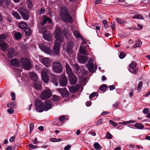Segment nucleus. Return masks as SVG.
<instances>
[{
  "label": "nucleus",
  "mask_w": 150,
  "mask_h": 150,
  "mask_svg": "<svg viewBox=\"0 0 150 150\" xmlns=\"http://www.w3.org/2000/svg\"><path fill=\"white\" fill-rule=\"evenodd\" d=\"M54 37L56 38L54 46L53 49V52L55 55L59 54L60 45L62 42L64 40V38L60 29L58 28H56L54 33Z\"/></svg>",
  "instance_id": "f257e3e1"
},
{
  "label": "nucleus",
  "mask_w": 150,
  "mask_h": 150,
  "mask_svg": "<svg viewBox=\"0 0 150 150\" xmlns=\"http://www.w3.org/2000/svg\"><path fill=\"white\" fill-rule=\"evenodd\" d=\"M59 16L65 22H72L73 21V18L69 14L68 10L65 7H63L61 8Z\"/></svg>",
  "instance_id": "f03ea898"
},
{
  "label": "nucleus",
  "mask_w": 150,
  "mask_h": 150,
  "mask_svg": "<svg viewBox=\"0 0 150 150\" xmlns=\"http://www.w3.org/2000/svg\"><path fill=\"white\" fill-rule=\"evenodd\" d=\"M47 21L50 23H52L51 19L49 17H47L45 15H44L42 21L39 23L38 24V27L39 32L40 33H42V35L44 33L48 31L44 25Z\"/></svg>",
  "instance_id": "7ed1b4c3"
},
{
  "label": "nucleus",
  "mask_w": 150,
  "mask_h": 150,
  "mask_svg": "<svg viewBox=\"0 0 150 150\" xmlns=\"http://www.w3.org/2000/svg\"><path fill=\"white\" fill-rule=\"evenodd\" d=\"M20 61L23 67L26 69H29L31 67L32 64L31 62L27 58H21Z\"/></svg>",
  "instance_id": "20e7f679"
},
{
  "label": "nucleus",
  "mask_w": 150,
  "mask_h": 150,
  "mask_svg": "<svg viewBox=\"0 0 150 150\" xmlns=\"http://www.w3.org/2000/svg\"><path fill=\"white\" fill-rule=\"evenodd\" d=\"M35 104L37 111L40 112L44 111L43 103L41 100L38 99L35 100Z\"/></svg>",
  "instance_id": "39448f33"
},
{
  "label": "nucleus",
  "mask_w": 150,
  "mask_h": 150,
  "mask_svg": "<svg viewBox=\"0 0 150 150\" xmlns=\"http://www.w3.org/2000/svg\"><path fill=\"white\" fill-rule=\"evenodd\" d=\"M18 11L21 14L23 18L25 20L28 19L30 15L28 11L25 9L21 8L18 9Z\"/></svg>",
  "instance_id": "423d86ee"
},
{
  "label": "nucleus",
  "mask_w": 150,
  "mask_h": 150,
  "mask_svg": "<svg viewBox=\"0 0 150 150\" xmlns=\"http://www.w3.org/2000/svg\"><path fill=\"white\" fill-rule=\"evenodd\" d=\"M50 73L49 70L47 68L43 69L42 71L41 76L43 81L45 83H47L49 81L48 74Z\"/></svg>",
  "instance_id": "0eeeda50"
},
{
  "label": "nucleus",
  "mask_w": 150,
  "mask_h": 150,
  "mask_svg": "<svg viewBox=\"0 0 150 150\" xmlns=\"http://www.w3.org/2000/svg\"><path fill=\"white\" fill-rule=\"evenodd\" d=\"M52 95L51 91L48 89L43 91L41 95V98L42 100H45L50 98Z\"/></svg>",
  "instance_id": "6e6552de"
},
{
  "label": "nucleus",
  "mask_w": 150,
  "mask_h": 150,
  "mask_svg": "<svg viewBox=\"0 0 150 150\" xmlns=\"http://www.w3.org/2000/svg\"><path fill=\"white\" fill-rule=\"evenodd\" d=\"M53 68L56 72H61L63 70V67L61 64L58 62H55L53 64Z\"/></svg>",
  "instance_id": "1a4fd4ad"
},
{
  "label": "nucleus",
  "mask_w": 150,
  "mask_h": 150,
  "mask_svg": "<svg viewBox=\"0 0 150 150\" xmlns=\"http://www.w3.org/2000/svg\"><path fill=\"white\" fill-rule=\"evenodd\" d=\"M137 66L136 63L135 62H132L129 65V70L131 73L136 74L137 72V69L136 68Z\"/></svg>",
  "instance_id": "9d476101"
},
{
  "label": "nucleus",
  "mask_w": 150,
  "mask_h": 150,
  "mask_svg": "<svg viewBox=\"0 0 150 150\" xmlns=\"http://www.w3.org/2000/svg\"><path fill=\"white\" fill-rule=\"evenodd\" d=\"M68 79L70 84L71 85H74L77 82V78L74 74L68 76Z\"/></svg>",
  "instance_id": "9b49d317"
},
{
  "label": "nucleus",
  "mask_w": 150,
  "mask_h": 150,
  "mask_svg": "<svg viewBox=\"0 0 150 150\" xmlns=\"http://www.w3.org/2000/svg\"><path fill=\"white\" fill-rule=\"evenodd\" d=\"M41 62L47 67H49L51 66V61L49 58L44 57L41 59Z\"/></svg>",
  "instance_id": "f8f14e48"
},
{
  "label": "nucleus",
  "mask_w": 150,
  "mask_h": 150,
  "mask_svg": "<svg viewBox=\"0 0 150 150\" xmlns=\"http://www.w3.org/2000/svg\"><path fill=\"white\" fill-rule=\"evenodd\" d=\"M39 47L45 53L49 54H52V51L50 49L49 47L45 46L44 45L40 44L39 45Z\"/></svg>",
  "instance_id": "ddd939ff"
},
{
  "label": "nucleus",
  "mask_w": 150,
  "mask_h": 150,
  "mask_svg": "<svg viewBox=\"0 0 150 150\" xmlns=\"http://www.w3.org/2000/svg\"><path fill=\"white\" fill-rule=\"evenodd\" d=\"M52 104L51 102L49 100L45 101L43 103L44 110L47 111L50 110L52 107Z\"/></svg>",
  "instance_id": "4468645a"
},
{
  "label": "nucleus",
  "mask_w": 150,
  "mask_h": 150,
  "mask_svg": "<svg viewBox=\"0 0 150 150\" xmlns=\"http://www.w3.org/2000/svg\"><path fill=\"white\" fill-rule=\"evenodd\" d=\"M81 86V84H77L76 86L73 87H70L69 88V91L71 93H74L76 92Z\"/></svg>",
  "instance_id": "2eb2a0df"
},
{
  "label": "nucleus",
  "mask_w": 150,
  "mask_h": 150,
  "mask_svg": "<svg viewBox=\"0 0 150 150\" xmlns=\"http://www.w3.org/2000/svg\"><path fill=\"white\" fill-rule=\"evenodd\" d=\"M58 91L61 93L63 97H67L69 96V92L65 88H59Z\"/></svg>",
  "instance_id": "dca6fc26"
},
{
  "label": "nucleus",
  "mask_w": 150,
  "mask_h": 150,
  "mask_svg": "<svg viewBox=\"0 0 150 150\" xmlns=\"http://www.w3.org/2000/svg\"><path fill=\"white\" fill-rule=\"evenodd\" d=\"M73 44V43L72 42H69L68 43L67 48V51L68 53L70 54H72V56L74 54V53L72 51Z\"/></svg>",
  "instance_id": "f3484780"
},
{
  "label": "nucleus",
  "mask_w": 150,
  "mask_h": 150,
  "mask_svg": "<svg viewBox=\"0 0 150 150\" xmlns=\"http://www.w3.org/2000/svg\"><path fill=\"white\" fill-rule=\"evenodd\" d=\"M11 62L12 65L15 66L19 67L21 65L19 60L17 58L12 59L11 60Z\"/></svg>",
  "instance_id": "a211bd4d"
},
{
  "label": "nucleus",
  "mask_w": 150,
  "mask_h": 150,
  "mask_svg": "<svg viewBox=\"0 0 150 150\" xmlns=\"http://www.w3.org/2000/svg\"><path fill=\"white\" fill-rule=\"evenodd\" d=\"M8 55L10 58H11L15 56L14 50L12 48H8Z\"/></svg>",
  "instance_id": "6ab92c4d"
},
{
  "label": "nucleus",
  "mask_w": 150,
  "mask_h": 150,
  "mask_svg": "<svg viewBox=\"0 0 150 150\" xmlns=\"http://www.w3.org/2000/svg\"><path fill=\"white\" fill-rule=\"evenodd\" d=\"M89 57L88 56H85L83 55H80L79 57V60L81 63H85L87 61Z\"/></svg>",
  "instance_id": "aec40b11"
},
{
  "label": "nucleus",
  "mask_w": 150,
  "mask_h": 150,
  "mask_svg": "<svg viewBox=\"0 0 150 150\" xmlns=\"http://www.w3.org/2000/svg\"><path fill=\"white\" fill-rule=\"evenodd\" d=\"M44 38L48 41H50L52 40V35L49 31L44 33L43 35Z\"/></svg>",
  "instance_id": "412c9836"
},
{
  "label": "nucleus",
  "mask_w": 150,
  "mask_h": 150,
  "mask_svg": "<svg viewBox=\"0 0 150 150\" xmlns=\"http://www.w3.org/2000/svg\"><path fill=\"white\" fill-rule=\"evenodd\" d=\"M87 65L89 71L91 72H93L94 65V64L93 63L92 60L90 59L87 64Z\"/></svg>",
  "instance_id": "4be33fe9"
},
{
  "label": "nucleus",
  "mask_w": 150,
  "mask_h": 150,
  "mask_svg": "<svg viewBox=\"0 0 150 150\" xmlns=\"http://www.w3.org/2000/svg\"><path fill=\"white\" fill-rule=\"evenodd\" d=\"M0 47L1 50L5 52L6 51L8 45L6 42H2L0 43Z\"/></svg>",
  "instance_id": "5701e85b"
},
{
  "label": "nucleus",
  "mask_w": 150,
  "mask_h": 150,
  "mask_svg": "<svg viewBox=\"0 0 150 150\" xmlns=\"http://www.w3.org/2000/svg\"><path fill=\"white\" fill-rule=\"evenodd\" d=\"M67 79L65 77H62L60 78V84L63 86H65L67 85Z\"/></svg>",
  "instance_id": "b1692460"
},
{
  "label": "nucleus",
  "mask_w": 150,
  "mask_h": 150,
  "mask_svg": "<svg viewBox=\"0 0 150 150\" xmlns=\"http://www.w3.org/2000/svg\"><path fill=\"white\" fill-rule=\"evenodd\" d=\"M65 67L66 69V73L68 75V76L71 75H73L74 74H73L72 70L69 66L68 64H66L65 65Z\"/></svg>",
  "instance_id": "393cba45"
},
{
  "label": "nucleus",
  "mask_w": 150,
  "mask_h": 150,
  "mask_svg": "<svg viewBox=\"0 0 150 150\" xmlns=\"http://www.w3.org/2000/svg\"><path fill=\"white\" fill-rule=\"evenodd\" d=\"M28 26L27 24L23 22H21L19 23L18 25L19 27L23 30Z\"/></svg>",
  "instance_id": "a878e982"
},
{
  "label": "nucleus",
  "mask_w": 150,
  "mask_h": 150,
  "mask_svg": "<svg viewBox=\"0 0 150 150\" xmlns=\"http://www.w3.org/2000/svg\"><path fill=\"white\" fill-rule=\"evenodd\" d=\"M30 76L31 78L35 81L38 80V76L35 73L33 72L30 73Z\"/></svg>",
  "instance_id": "bb28decb"
},
{
  "label": "nucleus",
  "mask_w": 150,
  "mask_h": 150,
  "mask_svg": "<svg viewBox=\"0 0 150 150\" xmlns=\"http://www.w3.org/2000/svg\"><path fill=\"white\" fill-rule=\"evenodd\" d=\"M34 85L36 89L39 90H40L41 88V83L39 82L38 80L35 81Z\"/></svg>",
  "instance_id": "cd10ccee"
},
{
  "label": "nucleus",
  "mask_w": 150,
  "mask_h": 150,
  "mask_svg": "<svg viewBox=\"0 0 150 150\" xmlns=\"http://www.w3.org/2000/svg\"><path fill=\"white\" fill-rule=\"evenodd\" d=\"M63 124V122L58 120H56L52 122L53 125H56L58 126H61Z\"/></svg>",
  "instance_id": "c85d7f7f"
},
{
  "label": "nucleus",
  "mask_w": 150,
  "mask_h": 150,
  "mask_svg": "<svg viewBox=\"0 0 150 150\" xmlns=\"http://www.w3.org/2000/svg\"><path fill=\"white\" fill-rule=\"evenodd\" d=\"M79 51L82 54L85 55H87L86 51L82 46L80 47Z\"/></svg>",
  "instance_id": "c756f323"
},
{
  "label": "nucleus",
  "mask_w": 150,
  "mask_h": 150,
  "mask_svg": "<svg viewBox=\"0 0 150 150\" xmlns=\"http://www.w3.org/2000/svg\"><path fill=\"white\" fill-rule=\"evenodd\" d=\"M67 116L66 115H62L59 117V120L61 121L64 123L65 120H67Z\"/></svg>",
  "instance_id": "7c9ffc66"
},
{
  "label": "nucleus",
  "mask_w": 150,
  "mask_h": 150,
  "mask_svg": "<svg viewBox=\"0 0 150 150\" xmlns=\"http://www.w3.org/2000/svg\"><path fill=\"white\" fill-rule=\"evenodd\" d=\"M12 14L16 19H19L21 18L19 14L16 11H13L12 13Z\"/></svg>",
  "instance_id": "2f4dec72"
},
{
  "label": "nucleus",
  "mask_w": 150,
  "mask_h": 150,
  "mask_svg": "<svg viewBox=\"0 0 150 150\" xmlns=\"http://www.w3.org/2000/svg\"><path fill=\"white\" fill-rule=\"evenodd\" d=\"M135 127L138 129H142L144 128V126L141 123H136L134 125Z\"/></svg>",
  "instance_id": "473e14b6"
},
{
  "label": "nucleus",
  "mask_w": 150,
  "mask_h": 150,
  "mask_svg": "<svg viewBox=\"0 0 150 150\" xmlns=\"http://www.w3.org/2000/svg\"><path fill=\"white\" fill-rule=\"evenodd\" d=\"M25 32V34L28 36L30 35L31 33V31L30 30V28L28 26L24 30Z\"/></svg>",
  "instance_id": "72a5a7b5"
},
{
  "label": "nucleus",
  "mask_w": 150,
  "mask_h": 150,
  "mask_svg": "<svg viewBox=\"0 0 150 150\" xmlns=\"http://www.w3.org/2000/svg\"><path fill=\"white\" fill-rule=\"evenodd\" d=\"M117 22L119 24L122 25L125 23L126 21H125L119 18H116L115 19Z\"/></svg>",
  "instance_id": "f704fd0d"
},
{
  "label": "nucleus",
  "mask_w": 150,
  "mask_h": 150,
  "mask_svg": "<svg viewBox=\"0 0 150 150\" xmlns=\"http://www.w3.org/2000/svg\"><path fill=\"white\" fill-rule=\"evenodd\" d=\"M142 44V42L140 40H138L133 45V47L135 48L140 47Z\"/></svg>",
  "instance_id": "c9c22d12"
},
{
  "label": "nucleus",
  "mask_w": 150,
  "mask_h": 150,
  "mask_svg": "<svg viewBox=\"0 0 150 150\" xmlns=\"http://www.w3.org/2000/svg\"><path fill=\"white\" fill-rule=\"evenodd\" d=\"M74 35L77 38H79L81 37V35L79 32L77 30H74L73 32Z\"/></svg>",
  "instance_id": "e433bc0d"
},
{
  "label": "nucleus",
  "mask_w": 150,
  "mask_h": 150,
  "mask_svg": "<svg viewBox=\"0 0 150 150\" xmlns=\"http://www.w3.org/2000/svg\"><path fill=\"white\" fill-rule=\"evenodd\" d=\"M136 122V121L135 120H129L126 121H125L123 122H120L119 123L120 124H125V125H126L128 124L132 123H134Z\"/></svg>",
  "instance_id": "4c0bfd02"
},
{
  "label": "nucleus",
  "mask_w": 150,
  "mask_h": 150,
  "mask_svg": "<svg viewBox=\"0 0 150 150\" xmlns=\"http://www.w3.org/2000/svg\"><path fill=\"white\" fill-rule=\"evenodd\" d=\"M73 67L75 69L76 72L80 71V68L77 64H75L73 65Z\"/></svg>",
  "instance_id": "58836bf2"
},
{
  "label": "nucleus",
  "mask_w": 150,
  "mask_h": 150,
  "mask_svg": "<svg viewBox=\"0 0 150 150\" xmlns=\"http://www.w3.org/2000/svg\"><path fill=\"white\" fill-rule=\"evenodd\" d=\"M7 38V35L4 34L0 35V43L3 40L6 39Z\"/></svg>",
  "instance_id": "ea45409f"
},
{
  "label": "nucleus",
  "mask_w": 150,
  "mask_h": 150,
  "mask_svg": "<svg viewBox=\"0 0 150 150\" xmlns=\"http://www.w3.org/2000/svg\"><path fill=\"white\" fill-rule=\"evenodd\" d=\"M143 18H144L142 15L139 14L135 15L132 17V18L133 19H143Z\"/></svg>",
  "instance_id": "a19ab883"
},
{
  "label": "nucleus",
  "mask_w": 150,
  "mask_h": 150,
  "mask_svg": "<svg viewBox=\"0 0 150 150\" xmlns=\"http://www.w3.org/2000/svg\"><path fill=\"white\" fill-rule=\"evenodd\" d=\"M94 147L95 149L97 150H99L102 148L100 145L97 142L94 144Z\"/></svg>",
  "instance_id": "79ce46f5"
},
{
  "label": "nucleus",
  "mask_w": 150,
  "mask_h": 150,
  "mask_svg": "<svg viewBox=\"0 0 150 150\" xmlns=\"http://www.w3.org/2000/svg\"><path fill=\"white\" fill-rule=\"evenodd\" d=\"M28 146L30 150H32L37 148V146L34 145L32 144H29L28 145Z\"/></svg>",
  "instance_id": "37998d69"
},
{
  "label": "nucleus",
  "mask_w": 150,
  "mask_h": 150,
  "mask_svg": "<svg viewBox=\"0 0 150 150\" xmlns=\"http://www.w3.org/2000/svg\"><path fill=\"white\" fill-rule=\"evenodd\" d=\"M142 85V82L140 81L139 83H138L137 87V89L138 91L140 92L141 91Z\"/></svg>",
  "instance_id": "c03bdc74"
},
{
  "label": "nucleus",
  "mask_w": 150,
  "mask_h": 150,
  "mask_svg": "<svg viewBox=\"0 0 150 150\" xmlns=\"http://www.w3.org/2000/svg\"><path fill=\"white\" fill-rule=\"evenodd\" d=\"M15 37L16 39H19L21 38L22 35L20 33L17 32L15 34Z\"/></svg>",
  "instance_id": "a18cd8bd"
},
{
  "label": "nucleus",
  "mask_w": 150,
  "mask_h": 150,
  "mask_svg": "<svg viewBox=\"0 0 150 150\" xmlns=\"http://www.w3.org/2000/svg\"><path fill=\"white\" fill-rule=\"evenodd\" d=\"M107 86L105 84H103L102 86H101L100 88V89L101 91H105L107 88Z\"/></svg>",
  "instance_id": "49530a36"
},
{
  "label": "nucleus",
  "mask_w": 150,
  "mask_h": 150,
  "mask_svg": "<svg viewBox=\"0 0 150 150\" xmlns=\"http://www.w3.org/2000/svg\"><path fill=\"white\" fill-rule=\"evenodd\" d=\"M29 8H31L33 6L32 3L30 0H26Z\"/></svg>",
  "instance_id": "de8ad7c7"
},
{
  "label": "nucleus",
  "mask_w": 150,
  "mask_h": 150,
  "mask_svg": "<svg viewBox=\"0 0 150 150\" xmlns=\"http://www.w3.org/2000/svg\"><path fill=\"white\" fill-rule=\"evenodd\" d=\"M68 31L67 30H64L63 31V33L64 37L67 38V36H70V34L68 33Z\"/></svg>",
  "instance_id": "09e8293b"
},
{
  "label": "nucleus",
  "mask_w": 150,
  "mask_h": 150,
  "mask_svg": "<svg viewBox=\"0 0 150 150\" xmlns=\"http://www.w3.org/2000/svg\"><path fill=\"white\" fill-rule=\"evenodd\" d=\"M51 76L52 77V79L54 80V81H56L57 80V77L53 74L50 73Z\"/></svg>",
  "instance_id": "8fccbe9b"
},
{
  "label": "nucleus",
  "mask_w": 150,
  "mask_h": 150,
  "mask_svg": "<svg viewBox=\"0 0 150 150\" xmlns=\"http://www.w3.org/2000/svg\"><path fill=\"white\" fill-rule=\"evenodd\" d=\"M59 98L58 96L54 95L52 98V100L53 101H56L59 100Z\"/></svg>",
  "instance_id": "3c124183"
},
{
  "label": "nucleus",
  "mask_w": 150,
  "mask_h": 150,
  "mask_svg": "<svg viewBox=\"0 0 150 150\" xmlns=\"http://www.w3.org/2000/svg\"><path fill=\"white\" fill-rule=\"evenodd\" d=\"M8 107H15L16 106V104L15 102H10L7 104Z\"/></svg>",
  "instance_id": "603ef678"
},
{
  "label": "nucleus",
  "mask_w": 150,
  "mask_h": 150,
  "mask_svg": "<svg viewBox=\"0 0 150 150\" xmlns=\"http://www.w3.org/2000/svg\"><path fill=\"white\" fill-rule=\"evenodd\" d=\"M7 112L10 114H13L14 112V110L13 108H11L7 110Z\"/></svg>",
  "instance_id": "864d4df0"
},
{
  "label": "nucleus",
  "mask_w": 150,
  "mask_h": 150,
  "mask_svg": "<svg viewBox=\"0 0 150 150\" xmlns=\"http://www.w3.org/2000/svg\"><path fill=\"white\" fill-rule=\"evenodd\" d=\"M98 95V93L96 92H93L89 96V98L90 99H91L93 97L95 96H97Z\"/></svg>",
  "instance_id": "5fc2aeb1"
},
{
  "label": "nucleus",
  "mask_w": 150,
  "mask_h": 150,
  "mask_svg": "<svg viewBox=\"0 0 150 150\" xmlns=\"http://www.w3.org/2000/svg\"><path fill=\"white\" fill-rule=\"evenodd\" d=\"M125 57V53L123 52H121L120 55H119V57L121 59H123Z\"/></svg>",
  "instance_id": "6e6d98bb"
},
{
  "label": "nucleus",
  "mask_w": 150,
  "mask_h": 150,
  "mask_svg": "<svg viewBox=\"0 0 150 150\" xmlns=\"http://www.w3.org/2000/svg\"><path fill=\"white\" fill-rule=\"evenodd\" d=\"M106 137L109 139H111L112 138V135L109 132H108L106 135Z\"/></svg>",
  "instance_id": "4d7b16f0"
},
{
  "label": "nucleus",
  "mask_w": 150,
  "mask_h": 150,
  "mask_svg": "<svg viewBox=\"0 0 150 150\" xmlns=\"http://www.w3.org/2000/svg\"><path fill=\"white\" fill-rule=\"evenodd\" d=\"M110 123L113 125L114 126H116L117 125V123L116 122H114L112 120H110L109 121Z\"/></svg>",
  "instance_id": "13d9d810"
},
{
  "label": "nucleus",
  "mask_w": 150,
  "mask_h": 150,
  "mask_svg": "<svg viewBox=\"0 0 150 150\" xmlns=\"http://www.w3.org/2000/svg\"><path fill=\"white\" fill-rule=\"evenodd\" d=\"M11 95L12 97V100H15V94L14 93L12 92L11 93Z\"/></svg>",
  "instance_id": "bf43d9fd"
},
{
  "label": "nucleus",
  "mask_w": 150,
  "mask_h": 150,
  "mask_svg": "<svg viewBox=\"0 0 150 150\" xmlns=\"http://www.w3.org/2000/svg\"><path fill=\"white\" fill-rule=\"evenodd\" d=\"M34 127V125L33 123H32L30 125V132H32Z\"/></svg>",
  "instance_id": "052dcab7"
},
{
  "label": "nucleus",
  "mask_w": 150,
  "mask_h": 150,
  "mask_svg": "<svg viewBox=\"0 0 150 150\" xmlns=\"http://www.w3.org/2000/svg\"><path fill=\"white\" fill-rule=\"evenodd\" d=\"M149 109L148 108L144 109L143 111V112L144 114H147L149 112Z\"/></svg>",
  "instance_id": "680f3d73"
},
{
  "label": "nucleus",
  "mask_w": 150,
  "mask_h": 150,
  "mask_svg": "<svg viewBox=\"0 0 150 150\" xmlns=\"http://www.w3.org/2000/svg\"><path fill=\"white\" fill-rule=\"evenodd\" d=\"M102 120V119H100L98 120L96 124V125L97 126L102 123L103 122Z\"/></svg>",
  "instance_id": "e2e57ef3"
},
{
  "label": "nucleus",
  "mask_w": 150,
  "mask_h": 150,
  "mask_svg": "<svg viewBox=\"0 0 150 150\" xmlns=\"http://www.w3.org/2000/svg\"><path fill=\"white\" fill-rule=\"evenodd\" d=\"M71 147V146L70 145H68L66 146L64 148V150H69Z\"/></svg>",
  "instance_id": "0e129e2a"
},
{
  "label": "nucleus",
  "mask_w": 150,
  "mask_h": 150,
  "mask_svg": "<svg viewBox=\"0 0 150 150\" xmlns=\"http://www.w3.org/2000/svg\"><path fill=\"white\" fill-rule=\"evenodd\" d=\"M109 88L110 91L113 90L115 88V87L114 85H112L109 86Z\"/></svg>",
  "instance_id": "69168bd1"
},
{
  "label": "nucleus",
  "mask_w": 150,
  "mask_h": 150,
  "mask_svg": "<svg viewBox=\"0 0 150 150\" xmlns=\"http://www.w3.org/2000/svg\"><path fill=\"white\" fill-rule=\"evenodd\" d=\"M91 102L90 101H88L86 103V105L87 106H89L91 105Z\"/></svg>",
  "instance_id": "338daca9"
},
{
  "label": "nucleus",
  "mask_w": 150,
  "mask_h": 150,
  "mask_svg": "<svg viewBox=\"0 0 150 150\" xmlns=\"http://www.w3.org/2000/svg\"><path fill=\"white\" fill-rule=\"evenodd\" d=\"M45 10L44 8L43 7H42L41 8L40 11V13H43L45 12Z\"/></svg>",
  "instance_id": "774afa93"
}]
</instances>
